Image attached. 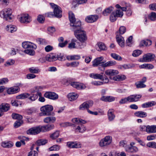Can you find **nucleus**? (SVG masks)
<instances>
[{
	"mask_svg": "<svg viewBox=\"0 0 156 156\" xmlns=\"http://www.w3.org/2000/svg\"><path fill=\"white\" fill-rule=\"evenodd\" d=\"M74 34L75 37L80 42V44H83L85 46L84 43L87 40L86 32L82 29L79 31L74 33Z\"/></svg>",
	"mask_w": 156,
	"mask_h": 156,
	"instance_id": "obj_1",
	"label": "nucleus"
},
{
	"mask_svg": "<svg viewBox=\"0 0 156 156\" xmlns=\"http://www.w3.org/2000/svg\"><path fill=\"white\" fill-rule=\"evenodd\" d=\"M53 109V107L51 105H47L43 106L40 108V110L41 112V115H54V113L52 112Z\"/></svg>",
	"mask_w": 156,
	"mask_h": 156,
	"instance_id": "obj_2",
	"label": "nucleus"
},
{
	"mask_svg": "<svg viewBox=\"0 0 156 156\" xmlns=\"http://www.w3.org/2000/svg\"><path fill=\"white\" fill-rule=\"evenodd\" d=\"M12 10L10 9H5L0 12V16L6 20L10 21L12 19Z\"/></svg>",
	"mask_w": 156,
	"mask_h": 156,
	"instance_id": "obj_3",
	"label": "nucleus"
},
{
	"mask_svg": "<svg viewBox=\"0 0 156 156\" xmlns=\"http://www.w3.org/2000/svg\"><path fill=\"white\" fill-rule=\"evenodd\" d=\"M112 141V137L109 136H108L100 140L99 145L101 147H105L109 145L111 143Z\"/></svg>",
	"mask_w": 156,
	"mask_h": 156,
	"instance_id": "obj_4",
	"label": "nucleus"
},
{
	"mask_svg": "<svg viewBox=\"0 0 156 156\" xmlns=\"http://www.w3.org/2000/svg\"><path fill=\"white\" fill-rule=\"evenodd\" d=\"M81 22L79 21H76L75 20L70 23V25L72 27V30L74 33L83 29L81 27Z\"/></svg>",
	"mask_w": 156,
	"mask_h": 156,
	"instance_id": "obj_5",
	"label": "nucleus"
},
{
	"mask_svg": "<svg viewBox=\"0 0 156 156\" xmlns=\"http://www.w3.org/2000/svg\"><path fill=\"white\" fill-rule=\"evenodd\" d=\"M42 132V126H38L32 127L27 131V133L30 135H36Z\"/></svg>",
	"mask_w": 156,
	"mask_h": 156,
	"instance_id": "obj_6",
	"label": "nucleus"
},
{
	"mask_svg": "<svg viewBox=\"0 0 156 156\" xmlns=\"http://www.w3.org/2000/svg\"><path fill=\"white\" fill-rule=\"evenodd\" d=\"M84 45L82 44H80L79 42L75 39L72 40L71 42L69 44L68 47L69 48H82L84 47Z\"/></svg>",
	"mask_w": 156,
	"mask_h": 156,
	"instance_id": "obj_7",
	"label": "nucleus"
},
{
	"mask_svg": "<svg viewBox=\"0 0 156 156\" xmlns=\"http://www.w3.org/2000/svg\"><path fill=\"white\" fill-rule=\"evenodd\" d=\"M51 5L54 9V15L57 17H61L62 16V11L61 9V8L57 5L53 3L51 4Z\"/></svg>",
	"mask_w": 156,
	"mask_h": 156,
	"instance_id": "obj_8",
	"label": "nucleus"
},
{
	"mask_svg": "<svg viewBox=\"0 0 156 156\" xmlns=\"http://www.w3.org/2000/svg\"><path fill=\"white\" fill-rule=\"evenodd\" d=\"M20 21L22 23H30L31 19L28 14H22L19 16Z\"/></svg>",
	"mask_w": 156,
	"mask_h": 156,
	"instance_id": "obj_9",
	"label": "nucleus"
},
{
	"mask_svg": "<svg viewBox=\"0 0 156 156\" xmlns=\"http://www.w3.org/2000/svg\"><path fill=\"white\" fill-rule=\"evenodd\" d=\"M119 73V72L118 70L113 69H107L105 71V74L109 76L110 79L113 80L114 77L118 74Z\"/></svg>",
	"mask_w": 156,
	"mask_h": 156,
	"instance_id": "obj_10",
	"label": "nucleus"
},
{
	"mask_svg": "<svg viewBox=\"0 0 156 156\" xmlns=\"http://www.w3.org/2000/svg\"><path fill=\"white\" fill-rule=\"evenodd\" d=\"M93 105V102L92 101H90L84 102L80 105L79 109L83 110L86 109L88 111L89 108L91 107Z\"/></svg>",
	"mask_w": 156,
	"mask_h": 156,
	"instance_id": "obj_11",
	"label": "nucleus"
},
{
	"mask_svg": "<svg viewBox=\"0 0 156 156\" xmlns=\"http://www.w3.org/2000/svg\"><path fill=\"white\" fill-rule=\"evenodd\" d=\"M44 96L45 98L53 100L57 99L58 98V95L53 92H46Z\"/></svg>",
	"mask_w": 156,
	"mask_h": 156,
	"instance_id": "obj_12",
	"label": "nucleus"
},
{
	"mask_svg": "<svg viewBox=\"0 0 156 156\" xmlns=\"http://www.w3.org/2000/svg\"><path fill=\"white\" fill-rule=\"evenodd\" d=\"M22 46L24 48L36 49L37 48L36 45L28 41L24 42L22 43Z\"/></svg>",
	"mask_w": 156,
	"mask_h": 156,
	"instance_id": "obj_13",
	"label": "nucleus"
},
{
	"mask_svg": "<svg viewBox=\"0 0 156 156\" xmlns=\"http://www.w3.org/2000/svg\"><path fill=\"white\" fill-rule=\"evenodd\" d=\"M154 57V55L148 53L144 55L142 58L140 59L142 62H147L151 61Z\"/></svg>",
	"mask_w": 156,
	"mask_h": 156,
	"instance_id": "obj_14",
	"label": "nucleus"
},
{
	"mask_svg": "<svg viewBox=\"0 0 156 156\" xmlns=\"http://www.w3.org/2000/svg\"><path fill=\"white\" fill-rule=\"evenodd\" d=\"M117 41L121 47H124L125 45V40L124 38L120 35L117 34L116 36Z\"/></svg>",
	"mask_w": 156,
	"mask_h": 156,
	"instance_id": "obj_15",
	"label": "nucleus"
},
{
	"mask_svg": "<svg viewBox=\"0 0 156 156\" xmlns=\"http://www.w3.org/2000/svg\"><path fill=\"white\" fill-rule=\"evenodd\" d=\"M129 102H136L138 101L142 96L140 94H134L128 96Z\"/></svg>",
	"mask_w": 156,
	"mask_h": 156,
	"instance_id": "obj_16",
	"label": "nucleus"
},
{
	"mask_svg": "<svg viewBox=\"0 0 156 156\" xmlns=\"http://www.w3.org/2000/svg\"><path fill=\"white\" fill-rule=\"evenodd\" d=\"M98 18V16L97 15H90L86 18L85 20L87 23H92L96 21Z\"/></svg>",
	"mask_w": 156,
	"mask_h": 156,
	"instance_id": "obj_17",
	"label": "nucleus"
},
{
	"mask_svg": "<svg viewBox=\"0 0 156 156\" xmlns=\"http://www.w3.org/2000/svg\"><path fill=\"white\" fill-rule=\"evenodd\" d=\"M67 146L70 148H78L81 147V145L79 143L76 142H69L67 143Z\"/></svg>",
	"mask_w": 156,
	"mask_h": 156,
	"instance_id": "obj_18",
	"label": "nucleus"
},
{
	"mask_svg": "<svg viewBox=\"0 0 156 156\" xmlns=\"http://www.w3.org/2000/svg\"><path fill=\"white\" fill-rule=\"evenodd\" d=\"M20 90V88L17 87H12L8 88L7 90V93L9 94H13L18 92Z\"/></svg>",
	"mask_w": 156,
	"mask_h": 156,
	"instance_id": "obj_19",
	"label": "nucleus"
},
{
	"mask_svg": "<svg viewBox=\"0 0 156 156\" xmlns=\"http://www.w3.org/2000/svg\"><path fill=\"white\" fill-rule=\"evenodd\" d=\"M103 59L104 57L102 56L96 58L93 62V66L94 67H96L101 63L102 64L104 63V62H102Z\"/></svg>",
	"mask_w": 156,
	"mask_h": 156,
	"instance_id": "obj_20",
	"label": "nucleus"
},
{
	"mask_svg": "<svg viewBox=\"0 0 156 156\" xmlns=\"http://www.w3.org/2000/svg\"><path fill=\"white\" fill-rule=\"evenodd\" d=\"M9 105L6 103H4L0 105V111L2 112H7L10 108Z\"/></svg>",
	"mask_w": 156,
	"mask_h": 156,
	"instance_id": "obj_21",
	"label": "nucleus"
},
{
	"mask_svg": "<svg viewBox=\"0 0 156 156\" xmlns=\"http://www.w3.org/2000/svg\"><path fill=\"white\" fill-rule=\"evenodd\" d=\"M100 99L104 101L112 102L115 100V98L112 96H103Z\"/></svg>",
	"mask_w": 156,
	"mask_h": 156,
	"instance_id": "obj_22",
	"label": "nucleus"
},
{
	"mask_svg": "<svg viewBox=\"0 0 156 156\" xmlns=\"http://www.w3.org/2000/svg\"><path fill=\"white\" fill-rule=\"evenodd\" d=\"M46 60L49 61H54L57 59V57L53 54L47 55L46 56Z\"/></svg>",
	"mask_w": 156,
	"mask_h": 156,
	"instance_id": "obj_23",
	"label": "nucleus"
},
{
	"mask_svg": "<svg viewBox=\"0 0 156 156\" xmlns=\"http://www.w3.org/2000/svg\"><path fill=\"white\" fill-rule=\"evenodd\" d=\"M42 132H46L53 129L54 127V126L53 124L48 125L46 126H42Z\"/></svg>",
	"mask_w": 156,
	"mask_h": 156,
	"instance_id": "obj_24",
	"label": "nucleus"
},
{
	"mask_svg": "<svg viewBox=\"0 0 156 156\" xmlns=\"http://www.w3.org/2000/svg\"><path fill=\"white\" fill-rule=\"evenodd\" d=\"M114 8L110 6L105 9L102 12V14L105 16H107L112 12Z\"/></svg>",
	"mask_w": 156,
	"mask_h": 156,
	"instance_id": "obj_25",
	"label": "nucleus"
},
{
	"mask_svg": "<svg viewBox=\"0 0 156 156\" xmlns=\"http://www.w3.org/2000/svg\"><path fill=\"white\" fill-rule=\"evenodd\" d=\"M56 120V118L55 117H47L44 119V121L45 123H53Z\"/></svg>",
	"mask_w": 156,
	"mask_h": 156,
	"instance_id": "obj_26",
	"label": "nucleus"
},
{
	"mask_svg": "<svg viewBox=\"0 0 156 156\" xmlns=\"http://www.w3.org/2000/svg\"><path fill=\"white\" fill-rule=\"evenodd\" d=\"M78 96V95L75 93H70L67 95L69 100L71 101L75 100Z\"/></svg>",
	"mask_w": 156,
	"mask_h": 156,
	"instance_id": "obj_27",
	"label": "nucleus"
},
{
	"mask_svg": "<svg viewBox=\"0 0 156 156\" xmlns=\"http://www.w3.org/2000/svg\"><path fill=\"white\" fill-rule=\"evenodd\" d=\"M114 110L113 109H110L108 111V115L110 121H112L115 118V116L114 114Z\"/></svg>",
	"mask_w": 156,
	"mask_h": 156,
	"instance_id": "obj_28",
	"label": "nucleus"
},
{
	"mask_svg": "<svg viewBox=\"0 0 156 156\" xmlns=\"http://www.w3.org/2000/svg\"><path fill=\"white\" fill-rule=\"evenodd\" d=\"M17 29V27L15 26L12 25H7L6 28L7 31L11 33H13L16 31Z\"/></svg>",
	"mask_w": 156,
	"mask_h": 156,
	"instance_id": "obj_29",
	"label": "nucleus"
},
{
	"mask_svg": "<svg viewBox=\"0 0 156 156\" xmlns=\"http://www.w3.org/2000/svg\"><path fill=\"white\" fill-rule=\"evenodd\" d=\"M126 78V77L125 75H119L114 76L113 80L116 81H122L125 80Z\"/></svg>",
	"mask_w": 156,
	"mask_h": 156,
	"instance_id": "obj_30",
	"label": "nucleus"
},
{
	"mask_svg": "<svg viewBox=\"0 0 156 156\" xmlns=\"http://www.w3.org/2000/svg\"><path fill=\"white\" fill-rule=\"evenodd\" d=\"M116 62L114 61H110L106 63L101 64V66L103 67H106L111 66H113L116 64Z\"/></svg>",
	"mask_w": 156,
	"mask_h": 156,
	"instance_id": "obj_31",
	"label": "nucleus"
},
{
	"mask_svg": "<svg viewBox=\"0 0 156 156\" xmlns=\"http://www.w3.org/2000/svg\"><path fill=\"white\" fill-rule=\"evenodd\" d=\"M103 73L99 74L98 73H91L90 74V76L92 78L95 79H102L103 78Z\"/></svg>",
	"mask_w": 156,
	"mask_h": 156,
	"instance_id": "obj_32",
	"label": "nucleus"
},
{
	"mask_svg": "<svg viewBox=\"0 0 156 156\" xmlns=\"http://www.w3.org/2000/svg\"><path fill=\"white\" fill-rule=\"evenodd\" d=\"M126 151L129 152L136 153L138 151V149L136 146H131L126 149Z\"/></svg>",
	"mask_w": 156,
	"mask_h": 156,
	"instance_id": "obj_33",
	"label": "nucleus"
},
{
	"mask_svg": "<svg viewBox=\"0 0 156 156\" xmlns=\"http://www.w3.org/2000/svg\"><path fill=\"white\" fill-rule=\"evenodd\" d=\"M134 114L136 116L141 118H144L147 116L146 112L141 111L136 112Z\"/></svg>",
	"mask_w": 156,
	"mask_h": 156,
	"instance_id": "obj_34",
	"label": "nucleus"
},
{
	"mask_svg": "<svg viewBox=\"0 0 156 156\" xmlns=\"http://www.w3.org/2000/svg\"><path fill=\"white\" fill-rule=\"evenodd\" d=\"M13 145V144L10 141L2 142V146L3 147L9 148L12 147Z\"/></svg>",
	"mask_w": 156,
	"mask_h": 156,
	"instance_id": "obj_35",
	"label": "nucleus"
},
{
	"mask_svg": "<svg viewBox=\"0 0 156 156\" xmlns=\"http://www.w3.org/2000/svg\"><path fill=\"white\" fill-rule=\"evenodd\" d=\"M79 65V62H74L70 63H68L66 64L68 67L75 68L77 67Z\"/></svg>",
	"mask_w": 156,
	"mask_h": 156,
	"instance_id": "obj_36",
	"label": "nucleus"
},
{
	"mask_svg": "<svg viewBox=\"0 0 156 156\" xmlns=\"http://www.w3.org/2000/svg\"><path fill=\"white\" fill-rule=\"evenodd\" d=\"M155 104L154 101L144 103L142 105V107L143 108H148L152 106Z\"/></svg>",
	"mask_w": 156,
	"mask_h": 156,
	"instance_id": "obj_37",
	"label": "nucleus"
},
{
	"mask_svg": "<svg viewBox=\"0 0 156 156\" xmlns=\"http://www.w3.org/2000/svg\"><path fill=\"white\" fill-rule=\"evenodd\" d=\"M151 44L152 42L150 40H143L141 41L140 45L142 46H148L151 45Z\"/></svg>",
	"mask_w": 156,
	"mask_h": 156,
	"instance_id": "obj_38",
	"label": "nucleus"
},
{
	"mask_svg": "<svg viewBox=\"0 0 156 156\" xmlns=\"http://www.w3.org/2000/svg\"><path fill=\"white\" fill-rule=\"evenodd\" d=\"M86 130V127L82 124L78 126L76 129V130L79 131L80 133H83Z\"/></svg>",
	"mask_w": 156,
	"mask_h": 156,
	"instance_id": "obj_39",
	"label": "nucleus"
},
{
	"mask_svg": "<svg viewBox=\"0 0 156 156\" xmlns=\"http://www.w3.org/2000/svg\"><path fill=\"white\" fill-rule=\"evenodd\" d=\"M80 58V57L78 55H69L66 57V58L68 60H77Z\"/></svg>",
	"mask_w": 156,
	"mask_h": 156,
	"instance_id": "obj_40",
	"label": "nucleus"
},
{
	"mask_svg": "<svg viewBox=\"0 0 156 156\" xmlns=\"http://www.w3.org/2000/svg\"><path fill=\"white\" fill-rule=\"evenodd\" d=\"M29 95L28 93H23L16 96V98L17 99H24L28 97Z\"/></svg>",
	"mask_w": 156,
	"mask_h": 156,
	"instance_id": "obj_41",
	"label": "nucleus"
},
{
	"mask_svg": "<svg viewBox=\"0 0 156 156\" xmlns=\"http://www.w3.org/2000/svg\"><path fill=\"white\" fill-rule=\"evenodd\" d=\"M47 141V140L41 139L37 140L36 142V144L38 146L43 145L46 144Z\"/></svg>",
	"mask_w": 156,
	"mask_h": 156,
	"instance_id": "obj_42",
	"label": "nucleus"
},
{
	"mask_svg": "<svg viewBox=\"0 0 156 156\" xmlns=\"http://www.w3.org/2000/svg\"><path fill=\"white\" fill-rule=\"evenodd\" d=\"M12 116L13 119H16L17 120H22L23 118L22 115L15 113H12Z\"/></svg>",
	"mask_w": 156,
	"mask_h": 156,
	"instance_id": "obj_43",
	"label": "nucleus"
},
{
	"mask_svg": "<svg viewBox=\"0 0 156 156\" xmlns=\"http://www.w3.org/2000/svg\"><path fill=\"white\" fill-rule=\"evenodd\" d=\"M97 45L99 49L98 50V51L104 50L105 49L106 47L104 44L101 42H99L98 43Z\"/></svg>",
	"mask_w": 156,
	"mask_h": 156,
	"instance_id": "obj_44",
	"label": "nucleus"
},
{
	"mask_svg": "<svg viewBox=\"0 0 156 156\" xmlns=\"http://www.w3.org/2000/svg\"><path fill=\"white\" fill-rule=\"evenodd\" d=\"M24 52L30 55H33L35 54V51L32 49L29 48L24 50Z\"/></svg>",
	"mask_w": 156,
	"mask_h": 156,
	"instance_id": "obj_45",
	"label": "nucleus"
},
{
	"mask_svg": "<svg viewBox=\"0 0 156 156\" xmlns=\"http://www.w3.org/2000/svg\"><path fill=\"white\" fill-rule=\"evenodd\" d=\"M117 17L115 14V12H112V13L110 16L109 19L110 21L113 22L115 21L117 19Z\"/></svg>",
	"mask_w": 156,
	"mask_h": 156,
	"instance_id": "obj_46",
	"label": "nucleus"
},
{
	"mask_svg": "<svg viewBox=\"0 0 156 156\" xmlns=\"http://www.w3.org/2000/svg\"><path fill=\"white\" fill-rule=\"evenodd\" d=\"M112 57L116 60H121L122 58L119 55L114 53H112L111 55Z\"/></svg>",
	"mask_w": 156,
	"mask_h": 156,
	"instance_id": "obj_47",
	"label": "nucleus"
},
{
	"mask_svg": "<svg viewBox=\"0 0 156 156\" xmlns=\"http://www.w3.org/2000/svg\"><path fill=\"white\" fill-rule=\"evenodd\" d=\"M141 68H153L154 66L150 64L145 63L140 66Z\"/></svg>",
	"mask_w": 156,
	"mask_h": 156,
	"instance_id": "obj_48",
	"label": "nucleus"
},
{
	"mask_svg": "<svg viewBox=\"0 0 156 156\" xmlns=\"http://www.w3.org/2000/svg\"><path fill=\"white\" fill-rule=\"evenodd\" d=\"M69 18L70 23L76 20L74 14L71 11L69 12Z\"/></svg>",
	"mask_w": 156,
	"mask_h": 156,
	"instance_id": "obj_49",
	"label": "nucleus"
},
{
	"mask_svg": "<svg viewBox=\"0 0 156 156\" xmlns=\"http://www.w3.org/2000/svg\"><path fill=\"white\" fill-rule=\"evenodd\" d=\"M135 84L137 88H142L146 87V85L142 82L138 81Z\"/></svg>",
	"mask_w": 156,
	"mask_h": 156,
	"instance_id": "obj_50",
	"label": "nucleus"
},
{
	"mask_svg": "<svg viewBox=\"0 0 156 156\" xmlns=\"http://www.w3.org/2000/svg\"><path fill=\"white\" fill-rule=\"evenodd\" d=\"M59 133L58 131H56L52 133L50 136V137L52 139H54L57 138L59 135Z\"/></svg>",
	"mask_w": 156,
	"mask_h": 156,
	"instance_id": "obj_51",
	"label": "nucleus"
},
{
	"mask_svg": "<svg viewBox=\"0 0 156 156\" xmlns=\"http://www.w3.org/2000/svg\"><path fill=\"white\" fill-rule=\"evenodd\" d=\"M60 147L59 146L55 145L50 147L49 149L50 151H58L59 150Z\"/></svg>",
	"mask_w": 156,
	"mask_h": 156,
	"instance_id": "obj_52",
	"label": "nucleus"
},
{
	"mask_svg": "<svg viewBox=\"0 0 156 156\" xmlns=\"http://www.w3.org/2000/svg\"><path fill=\"white\" fill-rule=\"evenodd\" d=\"M23 123V121L22 120H17L14 124V127L16 128H18Z\"/></svg>",
	"mask_w": 156,
	"mask_h": 156,
	"instance_id": "obj_53",
	"label": "nucleus"
},
{
	"mask_svg": "<svg viewBox=\"0 0 156 156\" xmlns=\"http://www.w3.org/2000/svg\"><path fill=\"white\" fill-rule=\"evenodd\" d=\"M147 146L149 147L156 148V143L154 142H151L147 144Z\"/></svg>",
	"mask_w": 156,
	"mask_h": 156,
	"instance_id": "obj_54",
	"label": "nucleus"
},
{
	"mask_svg": "<svg viewBox=\"0 0 156 156\" xmlns=\"http://www.w3.org/2000/svg\"><path fill=\"white\" fill-rule=\"evenodd\" d=\"M15 63V61L12 59H10L7 61L5 64L6 67H8L9 66L13 65Z\"/></svg>",
	"mask_w": 156,
	"mask_h": 156,
	"instance_id": "obj_55",
	"label": "nucleus"
},
{
	"mask_svg": "<svg viewBox=\"0 0 156 156\" xmlns=\"http://www.w3.org/2000/svg\"><path fill=\"white\" fill-rule=\"evenodd\" d=\"M127 102H129V97L122 99L119 101V103L120 104H124Z\"/></svg>",
	"mask_w": 156,
	"mask_h": 156,
	"instance_id": "obj_56",
	"label": "nucleus"
},
{
	"mask_svg": "<svg viewBox=\"0 0 156 156\" xmlns=\"http://www.w3.org/2000/svg\"><path fill=\"white\" fill-rule=\"evenodd\" d=\"M153 125L150 126H147V128H146V132L148 133H153Z\"/></svg>",
	"mask_w": 156,
	"mask_h": 156,
	"instance_id": "obj_57",
	"label": "nucleus"
},
{
	"mask_svg": "<svg viewBox=\"0 0 156 156\" xmlns=\"http://www.w3.org/2000/svg\"><path fill=\"white\" fill-rule=\"evenodd\" d=\"M115 13V14L117 17H122L123 15V12L120 10H117Z\"/></svg>",
	"mask_w": 156,
	"mask_h": 156,
	"instance_id": "obj_58",
	"label": "nucleus"
},
{
	"mask_svg": "<svg viewBox=\"0 0 156 156\" xmlns=\"http://www.w3.org/2000/svg\"><path fill=\"white\" fill-rule=\"evenodd\" d=\"M136 67L135 65L132 64H129L128 65L124 64L121 66V68H131Z\"/></svg>",
	"mask_w": 156,
	"mask_h": 156,
	"instance_id": "obj_59",
	"label": "nucleus"
},
{
	"mask_svg": "<svg viewBox=\"0 0 156 156\" xmlns=\"http://www.w3.org/2000/svg\"><path fill=\"white\" fill-rule=\"evenodd\" d=\"M149 18L151 20H154L156 19V13L152 12L151 13L149 16Z\"/></svg>",
	"mask_w": 156,
	"mask_h": 156,
	"instance_id": "obj_60",
	"label": "nucleus"
},
{
	"mask_svg": "<svg viewBox=\"0 0 156 156\" xmlns=\"http://www.w3.org/2000/svg\"><path fill=\"white\" fill-rule=\"evenodd\" d=\"M141 52L142 51L140 50H136L133 51L132 55L134 57H137L139 55Z\"/></svg>",
	"mask_w": 156,
	"mask_h": 156,
	"instance_id": "obj_61",
	"label": "nucleus"
},
{
	"mask_svg": "<svg viewBox=\"0 0 156 156\" xmlns=\"http://www.w3.org/2000/svg\"><path fill=\"white\" fill-rule=\"evenodd\" d=\"M44 17L41 15H39L38 16L37 20L38 21L41 23H44Z\"/></svg>",
	"mask_w": 156,
	"mask_h": 156,
	"instance_id": "obj_62",
	"label": "nucleus"
},
{
	"mask_svg": "<svg viewBox=\"0 0 156 156\" xmlns=\"http://www.w3.org/2000/svg\"><path fill=\"white\" fill-rule=\"evenodd\" d=\"M8 79L6 78H4L0 79V85H2L7 83Z\"/></svg>",
	"mask_w": 156,
	"mask_h": 156,
	"instance_id": "obj_63",
	"label": "nucleus"
},
{
	"mask_svg": "<svg viewBox=\"0 0 156 156\" xmlns=\"http://www.w3.org/2000/svg\"><path fill=\"white\" fill-rule=\"evenodd\" d=\"M38 153L35 151L30 152L28 155V156H38Z\"/></svg>",
	"mask_w": 156,
	"mask_h": 156,
	"instance_id": "obj_64",
	"label": "nucleus"
}]
</instances>
